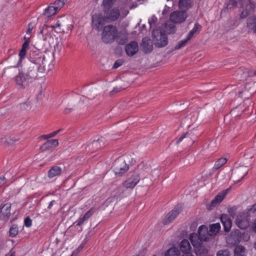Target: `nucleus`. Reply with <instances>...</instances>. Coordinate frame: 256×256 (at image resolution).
Returning a JSON list of instances; mask_svg holds the SVG:
<instances>
[{
  "label": "nucleus",
  "instance_id": "nucleus-1",
  "mask_svg": "<svg viewBox=\"0 0 256 256\" xmlns=\"http://www.w3.org/2000/svg\"><path fill=\"white\" fill-rule=\"evenodd\" d=\"M22 70L25 74L29 76L33 82L36 79L42 77V74L44 72V66L36 65L31 62H26L22 66Z\"/></svg>",
  "mask_w": 256,
  "mask_h": 256
},
{
  "label": "nucleus",
  "instance_id": "nucleus-2",
  "mask_svg": "<svg viewBox=\"0 0 256 256\" xmlns=\"http://www.w3.org/2000/svg\"><path fill=\"white\" fill-rule=\"evenodd\" d=\"M117 28L112 24L105 26L102 32V39L104 42L110 44L112 42L116 36Z\"/></svg>",
  "mask_w": 256,
  "mask_h": 256
},
{
  "label": "nucleus",
  "instance_id": "nucleus-3",
  "mask_svg": "<svg viewBox=\"0 0 256 256\" xmlns=\"http://www.w3.org/2000/svg\"><path fill=\"white\" fill-rule=\"evenodd\" d=\"M152 36L154 41V45L158 48H163L168 44V40L164 32L159 29L154 30Z\"/></svg>",
  "mask_w": 256,
  "mask_h": 256
},
{
  "label": "nucleus",
  "instance_id": "nucleus-4",
  "mask_svg": "<svg viewBox=\"0 0 256 256\" xmlns=\"http://www.w3.org/2000/svg\"><path fill=\"white\" fill-rule=\"evenodd\" d=\"M14 80L18 88L20 89L26 88L29 86L30 84L32 82L22 70H19L18 74L15 76Z\"/></svg>",
  "mask_w": 256,
  "mask_h": 256
},
{
  "label": "nucleus",
  "instance_id": "nucleus-5",
  "mask_svg": "<svg viewBox=\"0 0 256 256\" xmlns=\"http://www.w3.org/2000/svg\"><path fill=\"white\" fill-rule=\"evenodd\" d=\"M112 168L116 176H122L129 170V165L122 159L118 158L114 162Z\"/></svg>",
  "mask_w": 256,
  "mask_h": 256
},
{
  "label": "nucleus",
  "instance_id": "nucleus-6",
  "mask_svg": "<svg viewBox=\"0 0 256 256\" xmlns=\"http://www.w3.org/2000/svg\"><path fill=\"white\" fill-rule=\"evenodd\" d=\"M45 57L42 52L38 49L34 48L30 49L28 54V60L27 62H31L36 65L42 66Z\"/></svg>",
  "mask_w": 256,
  "mask_h": 256
},
{
  "label": "nucleus",
  "instance_id": "nucleus-7",
  "mask_svg": "<svg viewBox=\"0 0 256 256\" xmlns=\"http://www.w3.org/2000/svg\"><path fill=\"white\" fill-rule=\"evenodd\" d=\"M104 10L106 19L110 22L116 20L120 16V12L118 8H110Z\"/></svg>",
  "mask_w": 256,
  "mask_h": 256
},
{
  "label": "nucleus",
  "instance_id": "nucleus-8",
  "mask_svg": "<svg viewBox=\"0 0 256 256\" xmlns=\"http://www.w3.org/2000/svg\"><path fill=\"white\" fill-rule=\"evenodd\" d=\"M150 170L149 166L144 162H142L137 166L134 172L138 174L140 180L144 178L147 176Z\"/></svg>",
  "mask_w": 256,
  "mask_h": 256
},
{
  "label": "nucleus",
  "instance_id": "nucleus-9",
  "mask_svg": "<svg viewBox=\"0 0 256 256\" xmlns=\"http://www.w3.org/2000/svg\"><path fill=\"white\" fill-rule=\"evenodd\" d=\"M244 234L238 229H234L231 232L228 238V240L230 244H238L241 241L242 234Z\"/></svg>",
  "mask_w": 256,
  "mask_h": 256
},
{
  "label": "nucleus",
  "instance_id": "nucleus-10",
  "mask_svg": "<svg viewBox=\"0 0 256 256\" xmlns=\"http://www.w3.org/2000/svg\"><path fill=\"white\" fill-rule=\"evenodd\" d=\"M187 17L186 12L182 10L180 12H174L170 16L171 22L174 23H181L184 22Z\"/></svg>",
  "mask_w": 256,
  "mask_h": 256
},
{
  "label": "nucleus",
  "instance_id": "nucleus-11",
  "mask_svg": "<svg viewBox=\"0 0 256 256\" xmlns=\"http://www.w3.org/2000/svg\"><path fill=\"white\" fill-rule=\"evenodd\" d=\"M182 208L176 206L173 210L169 212L166 218L163 220V224H167L171 222L181 212Z\"/></svg>",
  "mask_w": 256,
  "mask_h": 256
},
{
  "label": "nucleus",
  "instance_id": "nucleus-12",
  "mask_svg": "<svg viewBox=\"0 0 256 256\" xmlns=\"http://www.w3.org/2000/svg\"><path fill=\"white\" fill-rule=\"evenodd\" d=\"M125 52L128 56H132L138 51V46L136 42L131 41L125 46Z\"/></svg>",
  "mask_w": 256,
  "mask_h": 256
},
{
  "label": "nucleus",
  "instance_id": "nucleus-13",
  "mask_svg": "<svg viewBox=\"0 0 256 256\" xmlns=\"http://www.w3.org/2000/svg\"><path fill=\"white\" fill-rule=\"evenodd\" d=\"M140 180V177L138 176V174L133 172L131 176L122 184L126 188H133Z\"/></svg>",
  "mask_w": 256,
  "mask_h": 256
},
{
  "label": "nucleus",
  "instance_id": "nucleus-14",
  "mask_svg": "<svg viewBox=\"0 0 256 256\" xmlns=\"http://www.w3.org/2000/svg\"><path fill=\"white\" fill-rule=\"evenodd\" d=\"M198 234L202 242H208L211 240L210 234L209 233L208 228L205 225H202L199 226Z\"/></svg>",
  "mask_w": 256,
  "mask_h": 256
},
{
  "label": "nucleus",
  "instance_id": "nucleus-15",
  "mask_svg": "<svg viewBox=\"0 0 256 256\" xmlns=\"http://www.w3.org/2000/svg\"><path fill=\"white\" fill-rule=\"evenodd\" d=\"M11 204L6 203L0 206V219L6 220L10 216Z\"/></svg>",
  "mask_w": 256,
  "mask_h": 256
},
{
  "label": "nucleus",
  "instance_id": "nucleus-16",
  "mask_svg": "<svg viewBox=\"0 0 256 256\" xmlns=\"http://www.w3.org/2000/svg\"><path fill=\"white\" fill-rule=\"evenodd\" d=\"M140 48L142 52L146 54H149L152 50L153 46L150 38L146 37L142 38L140 44Z\"/></svg>",
  "mask_w": 256,
  "mask_h": 256
},
{
  "label": "nucleus",
  "instance_id": "nucleus-17",
  "mask_svg": "<svg viewBox=\"0 0 256 256\" xmlns=\"http://www.w3.org/2000/svg\"><path fill=\"white\" fill-rule=\"evenodd\" d=\"M225 232H229L232 226V220L227 214H222L220 217Z\"/></svg>",
  "mask_w": 256,
  "mask_h": 256
},
{
  "label": "nucleus",
  "instance_id": "nucleus-18",
  "mask_svg": "<svg viewBox=\"0 0 256 256\" xmlns=\"http://www.w3.org/2000/svg\"><path fill=\"white\" fill-rule=\"evenodd\" d=\"M254 8V4L250 0H248V4H246L245 8L243 10L240 14V17L242 18H246L253 12Z\"/></svg>",
  "mask_w": 256,
  "mask_h": 256
},
{
  "label": "nucleus",
  "instance_id": "nucleus-19",
  "mask_svg": "<svg viewBox=\"0 0 256 256\" xmlns=\"http://www.w3.org/2000/svg\"><path fill=\"white\" fill-rule=\"evenodd\" d=\"M58 145V140H48L44 144H43L40 148V150L44 152L46 150H50L52 148H54L57 146Z\"/></svg>",
  "mask_w": 256,
  "mask_h": 256
},
{
  "label": "nucleus",
  "instance_id": "nucleus-20",
  "mask_svg": "<svg viewBox=\"0 0 256 256\" xmlns=\"http://www.w3.org/2000/svg\"><path fill=\"white\" fill-rule=\"evenodd\" d=\"M229 190L228 188L226 189L225 190H222L221 192H219L218 194H217L214 200L212 201L210 204V207H216L223 200L226 194L228 191Z\"/></svg>",
  "mask_w": 256,
  "mask_h": 256
},
{
  "label": "nucleus",
  "instance_id": "nucleus-21",
  "mask_svg": "<svg viewBox=\"0 0 256 256\" xmlns=\"http://www.w3.org/2000/svg\"><path fill=\"white\" fill-rule=\"evenodd\" d=\"M128 39V34L125 30H121L117 32L115 40L119 44H124Z\"/></svg>",
  "mask_w": 256,
  "mask_h": 256
},
{
  "label": "nucleus",
  "instance_id": "nucleus-22",
  "mask_svg": "<svg viewBox=\"0 0 256 256\" xmlns=\"http://www.w3.org/2000/svg\"><path fill=\"white\" fill-rule=\"evenodd\" d=\"M194 252L196 256H206L208 254V249L205 247L202 242L194 248Z\"/></svg>",
  "mask_w": 256,
  "mask_h": 256
},
{
  "label": "nucleus",
  "instance_id": "nucleus-23",
  "mask_svg": "<svg viewBox=\"0 0 256 256\" xmlns=\"http://www.w3.org/2000/svg\"><path fill=\"white\" fill-rule=\"evenodd\" d=\"M220 223H216L210 225L209 233L210 234L211 240L214 238L215 236L220 232Z\"/></svg>",
  "mask_w": 256,
  "mask_h": 256
},
{
  "label": "nucleus",
  "instance_id": "nucleus-24",
  "mask_svg": "<svg viewBox=\"0 0 256 256\" xmlns=\"http://www.w3.org/2000/svg\"><path fill=\"white\" fill-rule=\"evenodd\" d=\"M124 188L125 186H124L122 183L118 186V188L113 192L112 194V196L113 198L118 200L120 198L123 197L124 195V192L125 191Z\"/></svg>",
  "mask_w": 256,
  "mask_h": 256
},
{
  "label": "nucleus",
  "instance_id": "nucleus-25",
  "mask_svg": "<svg viewBox=\"0 0 256 256\" xmlns=\"http://www.w3.org/2000/svg\"><path fill=\"white\" fill-rule=\"evenodd\" d=\"M179 8L182 11L186 12L192 6L191 0H179Z\"/></svg>",
  "mask_w": 256,
  "mask_h": 256
},
{
  "label": "nucleus",
  "instance_id": "nucleus-26",
  "mask_svg": "<svg viewBox=\"0 0 256 256\" xmlns=\"http://www.w3.org/2000/svg\"><path fill=\"white\" fill-rule=\"evenodd\" d=\"M202 29V26L198 22H196L194 24V28L192 30L190 31L188 33L186 37L188 40H191L194 36V34H199Z\"/></svg>",
  "mask_w": 256,
  "mask_h": 256
},
{
  "label": "nucleus",
  "instance_id": "nucleus-27",
  "mask_svg": "<svg viewBox=\"0 0 256 256\" xmlns=\"http://www.w3.org/2000/svg\"><path fill=\"white\" fill-rule=\"evenodd\" d=\"M29 44H30V42L28 41H26L23 43V44L22 45V48L20 50L19 54H18L20 58H19L18 64H20V62H21L22 58H24V56H26V52L29 48Z\"/></svg>",
  "mask_w": 256,
  "mask_h": 256
},
{
  "label": "nucleus",
  "instance_id": "nucleus-28",
  "mask_svg": "<svg viewBox=\"0 0 256 256\" xmlns=\"http://www.w3.org/2000/svg\"><path fill=\"white\" fill-rule=\"evenodd\" d=\"M180 251L183 252H190L191 250V246L188 240H182L180 244Z\"/></svg>",
  "mask_w": 256,
  "mask_h": 256
},
{
  "label": "nucleus",
  "instance_id": "nucleus-29",
  "mask_svg": "<svg viewBox=\"0 0 256 256\" xmlns=\"http://www.w3.org/2000/svg\"><path fill=\"white\" fill-rule=\"evenodd\" d=\"M62 172V168L58 166H52L48 172V176L51 178L56 176H58Z\"/></svg>",
  "mask_w": 256,
  "mask_h": 256
},
{
  "label": "nucleus",
  "instance_id": "nucleus-30",
  "mask_svg": "<svg viewBox=\"0 0 256 256\" xmlns=\"http://www.w3.org/2000/svg\"><path fill=\"white\" fill-rule=\"evenodd\" d=\"M189 238L194 248L202 242L198 234L195 232L191 234Z\"/></svg>",
  "mask_w": 256,
  "mask_h": 256
},
{
  "label": "nucleus",
  "instance_id": "nucleus-31",
  "mask_svg": "<svg viewBox=\"0 0 256 256\" xmlns=\"http://www.w3.org/2000/svg\"><path fill=\"white\" fill-rule=\"evenodd\" d=\"M18 107L22 112L30 110L32 108V103L28 98L26 102L20 103Z\"/></svg>",
  "mask_w": 256,
  "mask_h": 256
},
{
  "label": "nucleus",
  "instance_id": "nucleus-32",
  "mask_svg": "<svg viewBox=\"0 0 256 256\" xmlns=\"http://www.w3.org/2000/svg\"><path fill=\"white\" fill-rule=\"evenodd\" d=\"M236 224L240 229L244 230L248 226V222L246 220L242 218V216H240L236 220Z\"/></svg>",
  "mask_w": 256,
  "mask_h": 256
},
{
  "label": "nucleus",
  "instance_id": "nucleus-33",
  "mask_svg": "<svg viewBox=\"0 0 256 256\" xmlns=\"http://www.w3.org/2000/svg\"><path fill=\"white\" fill-rule=\"evenodd\" d=\"M58 12V11L55 10L54 6L52 4L45 9L44 14L46 16L48 17H50L53 15H54Z\"/></svg>",
  "mask_w": 256,
  "mask_h": 256
},
{
  "label": "nucleus",
  "instance_id": "nucleus-34",
  "mask_svg": "<svg viewBox=\"0 0 256 256\" xmlns=\"http://www.w3.org/2000/svg\"><path fill=\"white\" fill-rule=\"evenodd\" d=\"M180 252L178 248L172 247L168 249L165 253V256H180Z\"/></svg>",
  "mask_w": 256,
  "mask_h": 256
},
{
  "label": "nucleus",
  "instance_id": "nucleus-35",
  "mask_svg": "<svg viewBox=\"0 0 256 256\" xmlns=\"http://www.w3.org/2000/svg\"><path fill=\"white\" fill-rule=\"evenodd\" d=\"M175 23L172 22H168L166 24L165 28L166 31L168 34H171L174 33L176 30V28L175 26Z\"/></svg>",
  "mask_w": 256,
  "mask_h": 256
},
{
  "label": "nucleus",
  "instance_id": "nucleus-36",
  "mask_svg": "<svg viewBox=\"0 0 256 256\" xmlns=\"http://www.w3.org/2000/svg\"><path fill=\"white\" fill-rule=\"evenodd\" d=\"M247 27L248 29L252 30L256 34V20L253 18H248L247 20Z\"/></svg>",
  "mask_w": 256,
  "mask_h": 256
},
{
  "label": "nucleus",
  "instance_id": "nucleus-37",
  "mask_svg": "<svg viewBox=\"0 0 256 256\" xmlns=\"http://www.w3.org/2000/svg\"><path fill=\"white\" fill-rule=\"evenodd\" d=\"M102 18L101 14H94L92 16V26L94 28L98 22H100V20Z\"/></svg>",
  "mask_w": 256,
  "mask_h": 256
},
{
  "label": "nucleus",
  "instance_id": "nucleus-38",
  "mask_svg": "<svg viewBox=\"0 0 256 256\" xmlns=\"http://www.w3.org/2000/svg\"><path fill=\"white\" fill-rule=\"evenodd\" d=\"M116 0H103L102 6L103 10L112 8Z\"/></svg>",
  "mask_w": 256,
  "mask_h": 256
},
{
  "label": "nucleus",
  "instance_id": "nucleus-39",
  "mask_svg": "<svg viewBox=\"0 0 256 256\" xmlns=\"http://www.w3.org/2000/svg\"><path fill=\"white\" fill-rule=\"evenodd\" d=\"M245 248L243 246H237L234 251V256H244Z\"/></svg>",
  "mask_w": 256,
  "mask_h": 256
},
{
  "label": "nucleus",
  "instance_id": "nucleus-40",
  "mask_svg": "<svg viewBox=\"0 0 256 256\" xmlns=\"http://www.w3.org/2000/svg\"><path fill=\"white\" fill-rule=\"evenodd\" d=\"M227 160L225 158H219L215 163L214 168L215 170H218L226 162Z\"/></svg>",
  "mask_w": 256,
  "mask_h": 256
},
{
  "label": "nucleus",
  "instance_id": "nucleus-41",
  "mask_svg": "<svg viewBox=\"0 0 256 256\" xmlns=\"http://www.w3.org/2000/svg\"><path fill=\"white\" fill-rule=\"evenodd\" d=\"M189 40H188L187 37L186 39L180 40L174 46V49L175 50L180 49L181 48L186 46L188 44Z\"/></svg>",
  "mask_w": 256,
  "mask_h": 256
},
{
  "label": "nucleus",
  "instance_id": "nucleus-42",
  "mask_svg": "<svg viewBox=\"0 0 256 256\" xmlns=\"http://www.w3.org/2000/svg\"><path fill=\"white\" fill-rule=\"evenodd\" d=\"M18 226L16 224H13L10 230V236L12 238H14L18 234Z\"/></svg>",
  "mask_w": 256,
  "mask_h": 256
},
{
  "label": "nucleus",
  "instance_id": "nucleus-43",
  "mask_svg": "<svg viewBox=\"0 0 256 256\" xmlns=\"http://www.w3.org/2000/svg\"><path fill=\"white\" fill-rule=\"evenodd\" d=\"M240 0H226V4L228 8H233L237 6L238 2Z\"/></svg>",
  "mask_w": 256,
  "mask_h": 256
},
{
  "label": "nucleus",
  "instance_id": "nucleus-44",
  "mask_svg": "<svg viewBox=\"0 0 256 256\" xmlns=\"http://www.w3.org/2000/svg\"><path fill=\"white\" fill-rule=\"evenodd\" d=\"M54 6L55 10H56L58 12L61 9L62 7L64 4V0H56L54 3L52 4Z\"/></svg>",
  "mask_w": 256,
  "mask_h": 256
},
{
  "label": "nucleus",
  "instance_id": "nucleus-45",
  "mask_svg": "<svg viewBox=\"0 0 256 256\" xmlns=\"http://www.w3.org/2000/svg\"><path fill=\"white\" fill-rule=\"evenodd\" d=\"M100 142H103V139L102 138H98V140L95 141L94 140L90 144V146L92 148H96L97 149L101 148L102 146H103V145L102 146L100 144Z\"/></svg>",
  "mask_w": 256,
  "mask_h": 256
},
{
  "label": "nucleus",
  "instance_id": "nucleus-46",
  "mask_svg": "<svg viewBox=\"0 0 256 256\" xmlns=\"http://www.w3.org/2000/svg\"><path fill=\"white\" fill-rule=\"evenodd\" d=\"M62 129H59L53 132L48 134L42 135L41 137L44 140H46L51 138H53L57 134H58L60 132L62 131Z\"/></svg>",
  "mask_w": 256,
  "mask_h": 256
},
{
  "label": "nucleus",
  "instance_id": "nucleus-47",
  "mask_svg": "<svg viewBox=\"0 0 256 256\" xmlns=\"http://www.w3.org/2000/svg\"><path fill=\"white\" fill-rule=\"evenodd\" d=\"M192 136V132H186L184 134H183L179 138L178 140L176 141V144H178L180 143V142H182V140L184 138H186V141L187 142H188V140L189 139H191V137Z\"/></svg>",
  "mask_w": 256,
  "mask_h": 256
},
{
  "label": "nucleus",
  "instance_id": "nucleus-48",
  "mask_svg": "<svg viewBox=\"0 0 256 256\" xmlns=\"http://www.w3.org/2000/svg\"><path fill=\"white\" fill-rule=\"evenodd\" d=\"M106 24V20L102 17L100 20V22H98V24L94 28L97 31L100 32L102 29L104 30V26Z\"/></svg>",
  "mask_w": 256,
  "mask_h": 256
},
{
  "label": "nucleus",
  "instance_id": "nucleus-49",
  "mask_svg": "<svg viewBox=\"0 0 256 256\" xmlns=\"http://www.w3.org/2000/svg\"><path fill=\"white\" fill-rule=\"evenodd\" d=\"M248 70L247 69H246L244 68H239V70L238 71V74L242 75L241 78H244L246 77L248 74Z\"/></svg>",
  "mask_w": 256,
  "mask_h": 256
},
{
  "label": "nucleus",
  "instance_id": "nucleus-50",
  "mask_svg": "<svg viewBox=\"0 0 256 256\" xmlns=\"http://www.w3.org/2000/svg\"><path fill=\"white\" fill-rule=\"evenodd\" d=\"M216 256H230V252L228 249L221 250L218 252Z\"/></svg>",
  "mask_w": 256,
  "mask_h": 256
},
{
  "label": "nucleus",
  "instance_id": "nucleus-51",
  "mask_svg": "<svg viewBox=\"0 0 256 256\" xmlns=\"http://www.w3.org/2000/svg\"><path fill=\"white\" fill-rule=\"evenodd\" d=\"M124 62V60H122V59H118V60H116L113 66H112V68L113 69H116L117 68H118V67H120V66H121Z\"/></svg>",
  "mask_w": 256,
  "mask_h": 256
},
{
  "label": "nucleus",
  "instance_id": "nucleus-52",
  "mask_svg": "<svg viewBox=\"0 0 256 256\" xmlns=\"http://www.w3.org/2000/svg\"><path fill=\"white\" fill-rule=\"evenodd\" d=\"M94 209L93 208H91L88 212H86V214L83 216L84 218L86 220L90 218L94 214Z\"/></svg>",
  "mask_w": 256,
  "mask_h": 256
},
{
  "label": "nucleus",
  "instance_id": "nucleus-53",
  "mask_svg": "<svg viewBox=\"0 0 256 256\" xmlns=\"http://www.w3.org/2000/svg\"><path fill=\"white\" fill-rule=\"evenodd\" d=\"M24 226L28 228L32 226V220L28 216H27L24 219Z\"/></svg>",
  "mask_w": 256,
  "mask_h": 256
},
{
  "label": "nucleus",
  "instance_id": "nucleus-54",
  "mask_svg": "<svg viewBox=\"0 0 256 256\" xmlns=\"http://www.w3.org/2000/svg\"><path fill=\"white\" fill-rule=\"evenodd\" d=\"M124 88L122 87H116L114 88L110 92V95L112 96L114 93H116L118 92H120L122 90H124Z\"/></svg>",
  "mask_w": 256,
  "mask_h": 256
},
{
  "label": "nucleus",
  "instance_id": "nucleus-55",
  "mask_svg": "<svg viewBox=\"0 0 256 256\" xmlns=\"http://www.w3.org/2000/svg\"><path fill=\"white\" fill-rule=\"evenodd\" d=\"M34 27V24L32 22H30L28 24V30H26L27 34H30Z\"/></svg>",
  "mask_w": 256,
  "mask_h": 256
},
{
  "label": "nucleus",
  "instance_id": "nucleus-56",
  "mask_svg": "<svg viewBox=\"0 0 256 256\" xmlns=\"http://www.w3.org/2000/svg\"><path fill=\"white\" fill-rule=\"evenodd\" d=\"M84 244H82L76 250H74V252H72V255L76 254H78L80 251H81L84 246Z\"/></svg>",
  "mask_w": 256,
  "mask_h": 256
},
{
  "label": "nucleus",
  "instance_id": "nucleus-57",
  "mask_svg": "<svg viewBox=\"0 0 256 256\" xmlns=\"http://www.w3.org/2000/svg\"><path fill=\"white\" fill-rule=\"evenodd\" d=\"M18 140V139H14V138H10L9 140H4V143L6 144H7L8 145H11L14 142Z\"/></svg>",
  "mask_w": 256,
  "mask_h": 256
},
{
  "label": "nucleus",
  "instance_id": "nucleus-58",
  "mask_svg": "<svg viewBox=\"0 0 256 256\" xmlns=\"http://www.w3.org/2000/svg\"><path fill=\"white\" fill-rule=\"evenodd\" d=\"M86 219L84 218L83 216L82 218H80L78 221H76V222H77L76 226H80L82 225V224L84 222L85 220H86Z\"/></svg>",
  "mask_w": 256,
  "mask_h": 256
},
{
  "label": "nucleus",
  "instance_id": "nucleus-59",
  "mask_svg": "<svg viewBox=\"0 0 256 256\" xmlns=\"http://www.w3.org/2000/svg\"><path fill=\"white\" fill-rule=\"evenodd\" d=\"M156 21H157V18L154 15L152 17L150 20L148 21L150 26H151L152 24H155L156 22Z\"/></svg>",
  "mask_w": 256,
  "mask_h": 256
},
{
  "label": "nucleus",
  "instance_id": "nucleus-60",
  "mask_svg": "<svg viewBox=\"0 0 256 256\" xmlns=\"http://www.w3.org/2000/svg\"><path fill=\"white\" fill-rule=\"evenodd\" d=\"M72 108H66L64 110V114H68L70 113L73 110Z\"/></svg>",
  "mask_w": 256,
  "mask_h": 256
},
{
  "label": "nucleus",
  "instance_id": "nucleus-61",
  "mask_svg": "<svg viewBox=\"0 0 256 256\" xmlns=\"http://www.w3.org/2000/svg\"><path fill=\"white\" fill-rule=\"evenodd\" d=\"M55 202H56L55 200H52V201L50 202V204H48V209H50V208H52V206L54 205V204Z\"/></svg>",
  "mask_w": 256,
  "mask_h": 256
},
{
  "label": "nucleus",
  "instance_id": "nucleus-62",
  "mask_svg": "<svg viewBox=\"0 0 256 256\" xmlns=\"http://www.w3.org/2000/svg\"><path fill=\"white\" fill-rule=\"evenodd\" d=\"M60 24L59 21H58L54 25L50 26V28H55L58 26H60Z\"/></svg>",
  "mask_w": 256,
  "mask_h": 256
},
{
  "label": "nucleus",
  "instance_id": "nucleus-63",
  "mask_svg": "<svg viewBox=\"0 0 256 256\" xmlns=\"http://www.w3.org/2000/svg\"><path fill=\"white\" fill-rule=\"evenodd\" d=\"M182 256H194L193 254L190 252L184 253Z\"/></svg>",
  "mask_w": 256,
  "mask_h": 256
},
{
  "label": "nucleus",
  "instance_id": "nucleus-64",
  "mask_svg": "<svg viewBox=\"0 0 256 256\" xmlns=\"http://www.w3.org/2000/svg\"><path fill=\"white\" fill-rule=\"evenodd\" d=\"M250 210H253L254 212L256 211V203L252 206V208Z\"/></svg>",
  "mask_w": 256,
  "mask_h": 256
}]
</instances>
